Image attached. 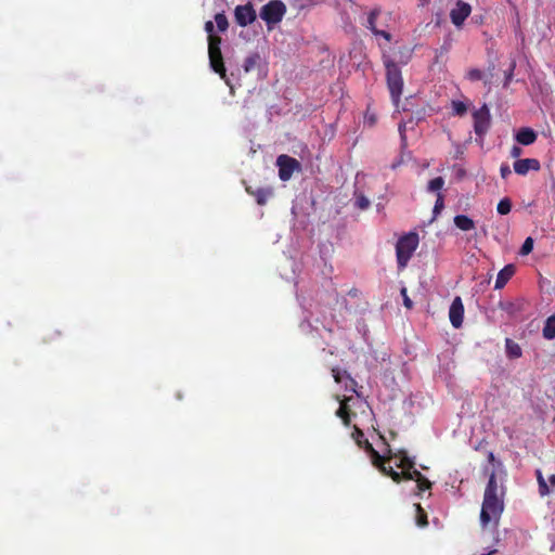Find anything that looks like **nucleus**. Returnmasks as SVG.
<instances>
[{
    "label": "nucleus",
    "mask_w": 555,
    "mask_h": 555,
    "mask_svg": "<svg viewBox=\"0 0 555 555\" xmlns=\"http://www.w3.org/2000/svg\"><path fill=\"white\" fill-rule=\"evenodd\" d=\"M204 28L208 34V55L210 67L215 73L219 74L222 79H225L227 70L220 49L222 39L219 36L214 35L215 26L211 21H207Z\"/></svg>",
    "instance_id": "obj_1"
},
{
    "label": "nucleus",
    "mask_w": 555,
    "mask_h": 555,
    "mask_svg": "<svg viewBox=\"0 0 555 555\" xmlns=\"http://www.w3.org/2000/svg\"><path fill=\"white\" fill-rule=\"evenodd\" d=\"M504 493L501 495H483V502L480 512V524L485 528L493 522V526L499 525L500 517L504 511Z\"/></svg>",
    "instance_id": "obj_2"
},
{
    "label": "nucleus",
    "mask_w": 555,
    "mask_h": 555,
    "mask_svg": "<svg viewBox=\"0 0 555 555\" xmlns=\"http://www.w3.org/2000/svg\"><path fill=\"white\" fill-rule=\"evenodd\" d=\"M384 65L386 68V80L387 87L391 96L393 104L397 106L400 101V96L403 90V79L401 75V69L398 64L386 57L384 60Z\"/></svg>",
    "instance_id": "obj_3"
},
{
    "label": "nucleus",
    "mask_w": 555,
    "mask_h": 555,
    "mask_svg": "<svg viewBox=\"0 0 555 555\" xmlns=\"http://www.w3.org/2000/svg\"><path fill=\"white\" fill-rule=\"evenodd\" d=\"M418 234L415 232H409L398 240L396 244V256L399 270H403L408 266L409 260L418 247Z\"/></svg>",
    "instance_id": "obj_4"
},
{
    "label": "nucleus",
    "mask_w": 555,
    "mask_h": 555,
    "mask_svg": "<svg viewBox=\"0 0 555 555\" xmlns=\"http://www.w3.org/2000/svg\"><path fill=\"white\" fill-rule=\"evenodd\" d=\"M286 13V5L281 0H270L262 5L259 16L266 23L269 30L282 22Z\"/></svg>",
    "instance_id": "obj_5"
},
{
    "label": "nucleus",
    "mask_w": 555,
    "mask_h": 555,
    "mask_svg": "<svg viewBox=\"0 0 555 555\" xmlns=\"http://www.w3.org/2000/svg\"><path fill=\"white\" fill-rule=\"evenodd\" d=\"M474 118V130L475 133L482 138L489 130L491 125L490 111L487 104H483L480 108L473 113Z\"/></svg>",
    "instance_id": "obj_6"
},
{
    "label": "nucleus",
    "mask_w": 555,
    "mask_h": 555,
    "mask_svg": "<svg viewBox=\"0 0 555 555\" xmlns=\"http://www.w3.org/2000/svg\"><path fill=\"white\" fill-rule=\"evenodd\" d=\"M276 166L279 167V177L282 181H288L294 171L300 169V163L288 155H280L276 159Z\"/></svg>",
    "instance_id": "obj_7"
},
{
    "label": "nucleus",
    "mask_w": 555,
    "mask_h": 555,
    "mask_svg": "<svg viewBox=\"0 0 555 555\" xmlns=\"http://www.w3.org/2000/svg\"><path fill=\"white\" fill-rule=\"evenodd\" d=\"M256 18L257 13L254 5L250 2L235 7L234 20L238 26L246 27L253 24L256 21Z\"/></svg>",
    "instance_id": "obj_8"
},
{
    "label": "nucleus",
    "mask_w": 555,
    "mask_h": 555,
    "mask_svg": "<svg viewBox=\"0 0 555 555\" xmlns=\"http://www.w3.org/2000/svg\"><path fill=\"white\" fill-rule=\"evenodd\" d=\"M472 7L469 3L457 0L455 8L450 11V18L454 26L462 27L465 20L470 15Z\"/></svg>",
    "instance_id": "obj_9"
},
{
    "label": "nucleus",
    "mask_w": 555,
    "mask_h": 555,
    "mask_svg": "<svg viewBox=\"0 0 555 555\" xmlns=\"http://www.w3.org/2000/svg\"><path fill=\"white\" fill-rule=\"evenodd\" d=\"M464 305L460 296H456L449 309V319L453 327L460 328L463 324Z\"/></svg>",
    "instance_id": "obj_10"
},
{
    "label": "nucleus",
    "mask_w": 555,
    "mask_h": 555,
    "mask_svg": "<svg viewBox=\"0 0 555 555\" xmlns=\"http://www.w3.org/2000/svg\"><path fill=\"white\" fill-rule=\"evenodd\" d=\"M514 171L519 176H526L530 170L539 171L541 164L537 158H524L514 162Z\"/></svg>",
    "instance_id": "obj_11"
},
{
    "label": "nucleus",
    "mask_w": 555,
    "mask_h": 555,
    "mask_svg": "<svg viewBox=\"0 0 555 555\" xmlns=\"http://www.w3.org/2000/svg\"><path fill=\"white\" fill-rule=\"evenodd\" d=\"M392 459V451L388 448V455L383 456V460L376 466L384 475L390 477L395 482L399 483L402 480V472L398 473L391 466H386V462Z\"/></svg>",
    "instance_id": "obj_12"
},
{
    "label": "nucleus",
    "mask_w": 555,
    "mask_h": 555,
    "mask_svg": "<svg viewBox=\"0 0 555 555\" xmlns=\"http://www.w3.org/2000/svg\"><path fill=\"white\" fill-rule=\"evenodd\" d=\"M537 138H538L537 132L529 127L520 128L515 135V140L519 144L526 145V146L533 144L537 141Z\"/></svg>",
    "instance_id": "obj_13"
},
{
    "label": "nucleus",
    "mask_w": 555,
    "mask_h": 555,
    "mask_svg": "<svg viewBox=\"0 0 555 555\" xmlns=\"http://www.w3.org/2000/svg\"><path fill=\"white\" fill-rule=\"evenodd\" d=\"M378 15H379L378 10H373L370 12V14L367 16L366 28L370 29L375 36H382L387 41H390L391 40L390 33L385 31V30H379L376 28V20L378 17Z\"/></svg>",
    "instance_id": "obj_14"
},
{
    "label": "nucleus",
    "mask_w": 555,
    "mask_h": 555,
    "mask_svg": "<svg viewBox=\"0 0 555 555\" xmlns=\"http://www.w3.org/2000/svg\"><path fill=\"white\" fill-rule=\"evenodd\" d=\"M246 192L253 195L258 205H266L268 198L272 196L273 192L271 188H258L256 190L253 186H246Z\"/></svg>",
    "instance_id": "obj_15"
},
{
    "label": "nucleus",
    "mask_w": 555,
    "mask_h": 555,
    "mask_svg": "<svg viewBox=\"0 0 555 555\" xmlns=\"http://www.w3.org/2000/svg\"><path fill=\"white\" fill-rule=\"evenodd\" d=\"M515 273V267L513 264L505 266L499 273L495 280L494 288L501 289L512 279Z\"/></svg>",
    "instance_id": "obj_16"
},
{
    "label": "nucleus",
    "mask_w": 555,
    "mask_h": 555,
    "mask_svg": "<svg viewBox=\"0 0 555 555\" xmlns=\"http://www.w3.org/2000/svg\"><path fill=\"white\" fill-rule=\"evenodd\" d=\"M392 457H399V463H397L396 466L398 468H401L402 472H404L405 469L413 468L414 466V461L410 459L406 452L403 450H400L397 453L392 452Z\"/></svg>",
    "instance_id": "obj_17"
},
{
    "label": "nucleus",
    "mask_w": 555,
    "mask_h": 555,
    "mask_svg": "<svg viewBox=\"0 0 555 555\" xmlns=\"http://www.w3.org/2000/svg\"><path fill=\"white\" fill-rule=\"evenodd\" d=\"M454 224L462 231H470L475 228V222L466 215H456L454 217Z\"/></svg>",
    "instance_id": "obj_18"
},
{
    "label": "nucleus",
    "mask_w": 555,
    "mask_h": 555,
    "mask_svg": "<svg viewBox=\"0 0 555 555\" xmlns=\"http://www.w3.org/2000/svg\"><path fill=\"white\" fill-rule=\"evenodd\" d=\"M260 62V55L258 52L250 53L245 60L243 64V68L245 73L253 72Z\"/></svg>",
    "instance_id": "obj_19"
},
{
    "label": "nucleus",
    "mask_w": 555,
    "mask_h": 555,
    "mask_svg": "<svg viewBox=\"0 0 555 555\" xmlns=\"http://www.w3.org/2000/svg\"><path fill=\"white\" fill-rule=\"evenodd\" d=\"M542 334L545 339L551 340L555 338V315H551L546 319Z\"/></svg>",
    "instance_id": "obj_20"
},
{
    "label": "nucleus",
    "mask_w": 555,
    "mask_h": 555,
    "mask_svg": "<svg viewBox=\"0 0 555 555\" xmlns=\"http://www.w3.org/2000/svg\"><path fill=\"white\" fill-rule=\"evenodd\" d=\"M506 353L509 358L516 359L520 358L522 354L520 346L512 340L511 338H506L505 340Z\"/></svg>",
    "instance_id": "obj_21"
},
{
    "label": "nucleus",
    "mask_w": 555,
    "mask_h": 555,
    "mask_svg": "<svg viewBox=\"0 0 555 555\" xmlns=\"http://www.w3.org/2000/svg\"><path fill=\"white\" fill-rule=\"evenodd\" d=\"M336 415L341 418L345 426L350 425V410L348 404L346 403V400L340 402V406L336 411Z\"/></svg>",
    "instance_id": "obj_22"
},
{
    "label": "nucleus",
    "mask_w": 555,
    "mask_h": 555,
    "mask_svg": "<svg viewBox=\"0 0 555 555\" xmlns=\"http://www.w3.org/2000/svg\"><path fill=\"white\" fill-rule=\"evenodd\" d=\"M483 495H500L499 494V486H498V481H496V476H495L494 472H492L490 477H489V480H488L487 487L485 489V494Z\"/></svg>",
    "instance_id": "obj_23"
},
{
    "label": "nucleus",
    "mask_w": 555,
    "mask_h": 555,
    "mask_svg": "<svg viewBox=\"0 0 555 555\" xmlns=\"http://www.w3.org/2000/svg\"><path fill=\"white\" fill-rule=\"evenodd\" d=\"M361 448H364V450L370 454L373 464H377L378 462H380V460H383V455H380L373 448L372 443H370L367 439H364L362 441V447Z\"/></svg>",
    "instance_id": "obj_24"
},
{
    "label": "nucleus",
    "mask_w": 555,
    "mask_h": 555,
    "mask_svg": "<svg viewBox=\"0 0 555 555\" xmlns=\"http://www.w3.org/2000/svg\"><path fill=\"white\" fill-rule=\"evenodd\" d=\"M414 506H415V509H416V524H417V526H420V527L427 526L428 525V520H427L426 512L423 509V507L418 503H415Z\"/></svg>",
    "instance_id": "obj_25"
},
{
    "label": "nucleus",
    "mask_w": 555,
    "mask_h": 555,
    "mask_svg": "<svg viewBox=\"0 0 555 555\" xmlns=\"http://www.w3.org/2000/svg\"><path fill=\"white\" fill-rule=\"evenodd\" d=\"M332 374L336 383H341L343 375H346L351 383V389L356 392L354 386L357 385V383L353 378L350 377V375L346 371L340 372L339 369L335 367L332 370Z\"/></svg>",
    "instance_id": "obj_26"
},
{
    "label": "nucleus",
    "mask_w": 555,
    "mask_h": 555,
    "mask_svg": "<svg viewBox=\"0 0 555 555\" xmlns=\"http://www.w3.org/2000/svg\"><path fill=\"white\" fill-rule=\"evenodd\" d=\"M512 209V202L508 197H504L502 198L498 206H496V210L500 215H507Z\"/></svg>",
    "instance_id": "obj_27"
},
{
    "label": "nucleus",
    "mask_w": 555,
    "mask_h": 555,
    "mask_svg": "<svg viewBox=\"0 0 555 555\" xmlns=\"http://www.w3.org/2000/svg\"><path fill=\"white\" fill-rule=\"evenodd\" d=\"M215 21L217 24V28L219 31H225L229 27V22L224 13H217L215 15Z\"/></svg>",
    "instance_id": "obj_28"
},
{
    "label": "nucleus",
    "mask_w": 555,
    "mask_h": 555,
    "mask_svg": "<svg viewBox=\"0 0 555 555\" xmlns=\"http://www.w3.org/2000/svg\"><path fill=\"white\" fill-rule=\"evenodd\" d=\"M424 475H422V473L418 472L417 469H415L414 467L402 472V479H405V480L418 481Z\"/></svg>",
    "instance_id": "obj_29"
},
{
    "label": "nucleus",
    "mask_w": 555,
    "mask_h": 555,
    "mask_svg": "<svg viewBox=\"0 0 555 555\" xmlns=\"http://www.w3.org/2000/svg\"><path fill=\"white\" fill-rule=\"evenodd\" d=\"M469 81L472 82H475V81H479V80H482L483 77H485V74L482 70L478 69V68H470L467 70L466 73V76H465Z\"/></svg>",
    "instance_id": "obj_30"
},
{
    "label": "nucleus",
    "mask_w": 555,
    "mask_h": 555,
    "mask_svg": "<svg viewBox=\"0 0 555 555\" xmlns=\"http://www.w3.org/2000/svg\"><path fill=\"white\" fill-rule=\"evenodd\" d=\"M444 184V180L442 177H437V178H434L431 179L429 182H428V191L430 192H436V191H439L442 189Z\"/></svg>",
    "instance_id": "obj_31"
},
{
    "label": "nucleus",
    "mask_w": 555,
    "mask_h": 555,
    "mask_svg": "<svg viewBox=\"0 0 555 555\" xmlns=\"http://www.w3.org/2000/svg\"><path fill=\"white\" fill-rule=\"evenodd\" d=\"M444 208L443 195L441 193L437 194V199L433 209L434 219L441 212Z\"/></svg>",
    "instance_id": "obj_32"
},
{
    "label": "nucleus",
    "mask_w": 555,
    "mask_h": 555,
    "mask_svg": "<svg viewBox=\"0 0 555 555\" xmlns=\"http://www.w3.org/2000/svg\"><path fill=\"white\" fill-rule=\"evenodd\" d=\"M533 249V238L532 237H527L520 248V254L522 256H526L528 254H530Z\"/></svg>",
    "instance_id": "obj_33"
},
{
    "label": "nucleus",
    "mask_w": 555,
    "mask_h": 555,
    "mask_svg": "<svg viewBox=\"0 0 555 555\" xmlns=\"http://www.w3.org/2000/svg\"><path fill=\"white\" fill-rule=\"evenodd\" d=\"M356 206L360 209H366L370 206V201L363 194L356 196Z\"/></svg>",
    "instance_id": "obj_34"
},
{
    "label": "nucleus",
    "mask_w": 555,
    "mask_h": 555,
    "mask_svg": "<svg viewBox=\"0 0 555 555\" xmlns=\"http://www.w3.org/2000/svg\"><path fill=\"white\" fill-rule=\"evenodd\" d=\"M452 107H453L454 113L460 116L464 115L467 111L466 105L461 101H453Z\"/></svg>",
    "instance_id": "obj_35"
},
{
    "label": "nucleus",
    "mask_w": 555,
    "mask_h": 555,
    "mask_svg": "<svg viewBox=\"0 0 555 555\" xmlns=\"http://www.w3.org/2000/svg\"><path fill=\"white\" fill-rule=\"evenodd\" d=\"M416 486L418 492L421 493L423 491L429 490L431 488V482L425 476H423L418 481H416Z\"/></svg>",
    "instance_id": "obj_36"
},
{
    "label": "nucleus",
    "mask_w": 555,
    "mask_h": 555,
    "mask_svg": "<svg viewBox=\"0 0 555 555\" xmlns=\"http://www.w3.org/2000/svg\"><path fill=\"white\" fill-rule=\"evenodd\" d=\"M352 437L353 439L356 440L357 444L359 447H362V441L364 440V434L363 431L358 428L357 426H354V430L352 433Z\"/></svg>",
    "instance_id": "obj_37"
},
{
    "label": "nucleus",
    "mask_w": 555,
    "mask_h": 555,
    "mask_svg": "<svg viewBox=\"0 0 555 555\" xmlns=\"http://www.w3.org/2000/svg\"><path fill=\"white\" fill-rule=\"evenodd\" d=\"M538 486H539V493L541 496H545V495L550 494L551 490L545 480H540V483H538Z\"/></svg>",
    "instance_id": "obj_38"
},
{
    "label": "nucleus",
    "mask_w": 555,
    "mask_h": 555,
    "mask_svg": "<svg viewBox=\"0 0 555 555\" xmlns=\"http://www.w3.org/2000/svg\"><path fill=\"white\" fill-rule=\"evenodd\" d=\"M401 295H402V297H403V305H404L408 309H412V307H413V302H412V300L409 298V296H408V292H406V288H405V287H403V288L401 289Z\"/></svg>",
    "instance_id": "obj_39"
},
{
    "label": "nucleus",
    "mask_w": 555,
    "mask_h": 555,
    "mask_svg": "<svg viewBox=\"0 0 555 555\" xmlns=\"http://www.w3.org/2000/svg\"><path fill=\"white\" fill-rule=\"evenodd\" d=\"M500 173H501V177H502L503 179H506L508 176H511L512 170H511V168H509V166H508V165L503 164V165H501Z\"/></svg>",
    "instance_id": "obj_40"
},
{
    "label": "nucleus",
    "mask_w": 555,
    "mask_h": 555,
    "mask_svg": "<svg viewBox=\"0 0 555 555\" xmlns=\"http://www.w3.org/2000/svg\"><path fill=\"white\" fill-rule=\"evenodd\" d=\"M515 66H516V64H515V62H513V63L511 64V68H509V70L505 74V82H504V86H507V85L511 82V80H512V78H513V73H514Z\"/></svg>",
    "instance_id": "obj_41"
},
{
    "label": "nucleus",
    "mask_w": 555,
    "mask_h": 555,
    "mask_svg": "<svg viewBox=\"0 0 555 555\" xmlns=\"http://www.w3.org/2000/svg\"><path fill=\"white\" fill-rule=\"evenodd\" d=\"M511 156L513 158H518L521 154H522V150L521 147H519L518 145H514L512 149H511V152H509Z\"/></svg>",
    "instance_id": "obj_42"
},
{
    "label": "nucleus",
    "mask_w": 555,
    "mask_h": 555,
    "mask_svg": "<svg viewBox=\"0 0 555 555\" xmlns=\"http://www.w3.org/2000/svg\"><path fill=\"white\" fill-rule=\"evenodd\" d=\"M365 122H367L370 126H373L376 122L375 116L373 114L372 115L366 114Z\"/></svg>",
    "instance_id": "obj_43"
},
{
    "label": "nucleus",
    "mask_w": 555,
    "mask_h": 555,
    "mask_svg": "<svg viewBox=\"0 0 555 555\" xmlns=\"http://www.w3.org/2000/svg\"><path fill=\"white\" fill-rule=\"evenodd\" d=\"M548 481L553 488H555V474L551 475L548 477Z\"/></svg>",
    "instance_id": "obj_44"
},
{
    "label": "nucleus",
    "mask_w": 555,
    "mask_h": 555,
    "mask_svg": "<svg viewBox=\"0 0 555 555\" xmlns=\"http://www.w3.org/2000/svg\"><path fill=\"white\" fill-rule=\"evenodd\" d=\"M537 480H538V483H540V480H545L543 478V475H542L541 470H537Z\"/></svg>",
    "instance_id": "obj_45"
},
{
    "label": "nucleus",
    "mask_w": 555,
    "mask_h": 555,
    "mask_svg": "<svg viewBox=\"0 0 555 555\" xmlns=\"http://www.w3.org/2000/svg\"><path fill=\"white\" fill-rule=\"evenodd\" d=\"M488 461H489L490 463H493V462L495 461V456H494V454H493L492 452H489V454H488Z\"/></svg>",
    "instance_id": "obj_46"
},
{
    "label": "nucleus",
    "mask_w": 555,
    "mask_h": 555,
    "mask_svg": "<svg viewBox=\"0 0 555 555\" xmlns=\"http://www.w3.org/2000/svg\"><path fill=\"white\" fill-rule=\"evenodd\" d=\"M418 1H420V5H422V7H425L430 2V0H418Z\"/></svg>",
    "instance_id": "obj_47"
},
{
    "label": "nucleus",
    "mask_w": 555,
    "mask_h": 555,
    "mask_svg": "<svg viewBox=\"0 0 555 555\" xmlns=\"http://www.w3.org/2000/svg\"><path fill=\"white\" fill-rule=\"evenodd\" d=\"M496 553H498V550H492V551H490V552H488V553H483V554H481V555H494V554H496Z\"/></svg>",
    "instance_id": "obj_48"
},
{
    "label": "nucleus",
    "mask_w": 555,
    "mask_h": 555,
    "mask_svg": "<svg viewBox=\"0 0 555 555\" xmlns=\"http://www.w3.org/2000/svg\"><path fill=\"white\" fill-rule=\"evenodd\" d=\"M310 2H312V0H309Z\"/></svg>",
    "instance_id": "obj_49"
}]
</instances>
